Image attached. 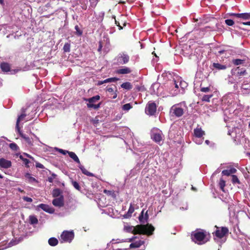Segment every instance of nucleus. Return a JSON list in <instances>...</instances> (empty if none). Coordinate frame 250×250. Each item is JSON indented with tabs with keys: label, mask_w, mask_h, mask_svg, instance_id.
<instances>
[{
	"label": "nucleus",
	"mask_w": 250,
	"mask_h": 250,
	"mask_svg": "<svg viewBox=\"0 0 250 250\" xmlns=\"http://www.w3.org/2000/svg\"><path fill=\"white\" fill-rule=\"evenodd\" d=\"M123 230L127 232H130L134 234H147L150 235L154 230V228L151 225H138L136 227L130 226L127 223L124 225Z\"/></svg>",
	"instance_id": "obj_1"
},
{
	"label": "nucleus",
	"mask_w": 250,
	"mask_h": 250,
	"mask_svg": "<svg viewBox=\"0 0 250 250\" xmlns=\"http://www.w3.org/2000/svg\"><path fill=\"white\" fill-rule=\"evenodd\" d=\"M209 234L203 230L195 231L191 235V238L193 242L198 245H202L209 240Z\"/></svg>",
	"instance_id": "obj_2"
},
{
	"label": "nucleus",
	"mask_w": 250,
	"mask_h": 250,
	"mask_svg": "<svg viewBox=\"0 0 250 250\" xmlns=\"http://www.w3.org/2000/svg\"><path fill=\"white\" fill-rule=\"evenodd\" d=\"M151 137L156 143L163 142V135L162 131L158 128H153L151 131Z\"/></svg>",
	"instance_id": "obj_3"
},
{
	"label": "nucleus",
	"mask_w": 250,
	"mask_h": 250,
	"mask_svg": "<svg viewBox=\"0 0 250 250\" xmlns=\"http://www.w3.org/2000/svg\"><path fill=\"white\" fill-rule=\"evenodd\" d=\"M182 104H177L173 105L170 108V113L176 117L182 116L184 112V108L182 107Z\"/></svg>",
	"instance_id": "obj_4"
},
{
	"label": "nucleus",
	"mask_w": 250,
	"mask_h": 250,
	"mask_svg": "<svg viewBox=\"0 0 250 250\" xmlns=\"http://www.w3.org/2000/svg\"><path fill=\"white\" fill-rule=\"evenodd\" d=\"M74 237L73 231H63L61 235L60 241L62 242H71Z\"/></svg>",
	"instance_id": "obj_5"
},
{
	"label": "nucleus",
	"mask_w": 250,
	"mask_h": 250,
	"mask_svg": "<svg viewBox=\"0 0 250 250\" xmlns=\"http://www.w3.org/2000/svg\"><path fill=\"white\" fill-rule=\"evenodd\" d=\"M100 96L96 95L92 98L85 99L86 101L88 102L87 105L89 108H93L94 109H98L100 107L99 104H94V103L100 100Z\"/></svg>",
	"instance_id": "obj_6"
},
{
	"label": "nucleus",
	"mask_w": 250,
	"mask_h": 250,
	"mask_svg": "<svg viewBox=\"0 0 250 250\" xmlns=\"http://www.w3.org/2000/svg\"><path fill=\"white\" fill-rule=\"evenodd\" d=\"M156 111V105L154 103L149 102L146 105L145 112L146 114L153 115Z\"/></svg>",
	"instance_id": "obj_7"
},
{
	"label": "nucleus",
	"mask_w": 250,
	"mask_h": 250,
	"mask_svg": "<svg viewBox=\"0 0 250 250\" xmlns=\"http://www.w3.org/2000/svg\"><path fill=\"white\" fill-rule=\"evenodd\" d=\"M229 230L226 227H222L221 229L217 228L215 232V236L218 238H221L228 233Z\"/></svg>",
	"instance_id": "obj_8"
},
{
	"label": "nucleus",
	"mask_w": 250,
	"mask_h": 250,
	"mask_svg": "<svg viewBox=\"0 0 250 250\" xmlns=\"http://www.w3.org/2000/svg\"><path fill=\"white\" fill-rule=\"evenodd\" d=\"M53 205L57 207L61 208L64 205V200L62 196L55 198L52 201Z\"/></svg>",
	"instance_id": "obj_9"
},
{
	"label": "nucleus",
	"mask_w": 250,
	"mask_h": 250,
	"mask_svg": "<svg viewBox=\"0 0 250 250\" xmlns=\"http://www.w3.org/2000/svg\"><path fill=\"white\" fill-rule=\"evenodd\" d=\"M12 163L9 160L0 157V167L8 168L11 167Z\"/></svg>",
	"instance_id": "obj_10"
},
{
	"label": "nucleus",
	"mask_w": 250,
	"mask_h": 250,
	"mask_svg": "<svg viewBox=\"0 0 250 250\" xmlns=\"http://www.w3.org/2000/svg\"><path fill=\"white\" fill-rule=\"evenodd\" d=\"M129 56L125 53L120 54L118 56V62L121 64H125L129 61Z\"/></svg>",
	"instance_id": "obj_11"
},
{
	"label": "nucleus",
	"mask_w": 250,
	"mask_h": 250,
	"mask_svg": "<svg viewBox=\"0 0 250 250\" xmlns=\"http://www.w3.org/2000/svg\"><path fill=\"white\" fill-rule=\"evenodd\" d=\"M38 207L42 208L44 211L49 213H53L54 212V209L49 207L48 205L43 204H41Z\"/></svg>",
	"instance_id": "obj_12"
},
{
	"label": "nucleus",
	"mask_w": 250,
	"mask_h": 250,
	"mask_svg": "<svg viewBox=\"0 0 250 250\" xmlns=\"http://www.w3.org/2000/svg\"><path fill=\"white\" fill-rule=\"evenodd\" d=\"M144 209L142 210L141 212V214L140 215L139 217V220L140 222L142 223H145L147 222V219L148 218V215L147 214V211H146L145 215H144Z\"/></svg>",
	"instance_id": "obj_13"
},
{
	"label": "nucleus",
	"mask_w": 250,
	"mask_h": 250,
	"mask_svg": "<svg viewBox=\"0 0 250 250\" xmlns=\"http://www.w3.org/2000/svg\"><path fill=\"white\" fill-rule=\"evenodd\" d=\"M194 133L196 138H201L205 134L204 131L201 128H195Z\"/></svg>",
	"instance_id": "obj_14"
},
{
	"label": "nucleus",
	"mask_w": 250,
	"mask_h": 250,
	"mask_svg": "<svg viewBox=\"0 0 250 250\" xmlns=\"http://www.w3.org/2000/svg\"><path fill=\"white\" fill-rule=\"evenodd\" d=\"M131 72V69L127 67H124L117 70V73L121 74H129Z\"/></svg>",
	"instance_id": "obj_15"
},
{
	"label": "nucleus",
	"mask_w": 250,
	"mask_h": 250,
	"mask_svg": "<svg viewBox=\"0 0 250 250\" xmlns=\"http://www.w3.org/2000/svg\"><path fill=\"white\" fill-rule=\"evenodd\" d=\"M25 116H26V115L25 114H22L20 116H19V117L17 119L16 128L18 132H20L19 123L21 121H24Z\"/></svg>",
	"instance_id": "obj_16"
},
{
	"label": "nucleus",
	"mask_w": 250,
	"mask_h": 250,
	"mask_svg": "<svg viewBox=\"0 0 250 250\" xmlns=\"http://www.w3.org/2000/svg\"><path fill=\"white\" fill-rule=\"evenodd\" d=\"M236 17L245 20H250V13H240L239 14L236 15Z\"/></svg>",
	"instance_id": "obj_17"
},
{
	"label": "nucleus",
	"mask_w": 250,
	"mask_h": 250,
	"mask_svg": "<svg viewBox=\"0 0 250 250\" xmlns=\"http://www.w3.org/2000/svg\"><path fill=\"white\" fill-rule=\"evenodd\" d=\"M246 61V58L244 57L242 59H233L232 61V63L235 65H238L239 64H243Z\"/></svg>",
	"instance_id": "obj_18"
},
{
	"label": "nucleus",
	"mask_w": 250,
	"mask_h": 250,
	"mask_svg": "<svg viewBox=\"0 0 250 250\" xmlns=\"http://www.w3.org/2000/svg\"><path fill=\"white\" fill-rule=\"evenodd\" d=\"M236 169L235 168H231L229 170H224L222 171V173L224 175L229 176L231 174L235 173L236 172Z\"/></svg>",
	"instance_id": "obj_19"
},
{
	"label": "nucleus",
	"mask_w": 250,
	"mask_h": 250,
	"mask_svg": "<svg viewBox=\"0 0 250 250\" xmlns=\"http://www.w3.org/2000/svg\"><path fill=\"white\" fill-rule=\"evenodd\" d=\"M144 244V241L139 240V241L132 243L130 245V248H139L141 246Z\"/></svg>",
	"instance_id": "obj_20"
},
{
	"label": "nucleus",
	"mask_w": 250,
	"mask_h": 250,
	"mask_svg": "<svg viewBox=\"0 0 250 250\" xmlns=\"http://www.w3.org/2000/svg\"><path fill=\"white\" fill-rule=\"evenodd\" d=\"M0 68L3 71L5 72L9 71L10 69L9 64L6 62L1 63Z\"/></svg>",
	"instance_id": "obj_21"
},
{
	"label": "nucleus",
	"mask_w": 250,
	"mask_h": 250,
	"mask_svg": "<svg viewBox=\"0 0 250 250\" xmlns=\"http://www.w3.org/2000/svg\"><path fill=\"white\" fill-rule=\"evenodd\" d=\"M79 167L81 169L82 172L84 174L89 176H93V173L88 171L81 164L79 165Z\"/></svg>",
	"instance_id": "obj_22"
},
{
	"label": "nucleus",
	"mask_w": 250,
	"mask_h": 250,
	"mask_svg": "<svg viewBox=\"0 0 250 250\" xmlns=\"http://www.w3.org/2000/svg\"><path fill=\"white\" fill-rule=\"evenodd\" d=\"M25 177L26 179L29 183H33L34 182H38L36 179L33 177L31 176V175L29 173H26V174L25 175Z\"/></svg>",
	"instance_id": "obj_23"
},
{
	"label": "nucleus",
	"mask_w": 250,
	"mask_h": 250,
	"mask_svg": "<svg viewBox=\"0 0 250 250\" xmlns=\"http://www.w3.org/2000/svg\"><path fill=\"white\" fill-rule=\"evenodd\" d=\"M69 156L75 162L77 163L79 165L80 164V161L78 156L73 152H69Z\"/></svg>",
	"instance_id": "obj_24"
},
{
	"label": "nucleus",
	"mask_w": 250,
	"mask_h": 250,
	"mask_svg": "<svg viewBox=\"0 0 250 250\" xmlns=\"http://www.w3.org/2000/svg\"><path fill=\"white\" fill-rule=\"evenodd\" d=\"M134 211V208L132 204H130L128 210L126 214L124 215V217L128 218L130 217L132 213Z\"/></svg>",
	"instance_id": "obj_25"
},
{
	"label": "nucleus",
	"mask_w": 250,
	"mask_h": 250,
	"mask_svg": "<svg viewBox=\"0 0 250 250\" xmlns=\"http://www.w3.org/2000/svg\"><path fill=\"white\" fill-rule=\"evenodd\" d=\"M213 66L214 68L218 70H224L227 68L226 65L221 64L219 63H213Z\"/></svg>",
	"instance_id": "obj_26"
},
{
	"label": "nucleus",
	"mask_w": 250,
	"mask_h": 250,
	"mask_svg": "<svg viewBox=\"0 0 250 250\" xmlns=\"http://www.w3.org/2000/svg\"><path fill=\"white\" fill-rule=\"evenodd\" d=\"M121 87H122L124 89L129 90L131 89L132 88V85L129 82H125L124 83L121 84Z\"/></svg>",
	"instance_id": "obj_27"
},
{
	"label": "nucleus",
	"mask_w": 250,
	"mask_h": 250,
	"mask_svg": "<svg viewBox=\"0 0 250 250\" xmlns=\"http://www.w3.org/2000/svg\"><path fill=\"white\" fill-rule=\"evenodd\" d=\"M48 243L51 246H55L58 244V240L56 238L52 237L48 240Z\"/></svg>",
	"instance_id": "obj_28"
},
{
	"label": "nucleus",
	"mask_w": 250,
	"mask_h": 250,
	"mask_svg": "<svg viewBox=\"0 0 250 250\" xmlns=\"http://www.w3.org/2000/svg\"><path fill=\"white\" fill-rule=\"evenodd\" d=\"M172 84L174 86V88H175L174 92L173 93H172L173 95H176L178 94L179 90L178 88L180 86L179 83L178 82H176L175 81L172 82Z\"/></svg>",
	"instance_id": "obj_29"
},
{
	"label": "nucleus",
	"mask_w": 250,
	"mask_h": 250,
	"mask_svg": "<svg viewBox=\"0 0 250 250\" xmlns=\"http://www.w3.org/2000/svg\"><path fill=\"white\" fill-rule=\"evenodd\" d=\"M238 68H239V67H237V69H236L235 70L232 69L231 71L232 75H234L235 77H237L238 76L245 75L246 73V70H244L243 71H241L240 72H237V73L235 74L234 71H236L237 69Z\"/></svg>",
	"instance_id": "obj_30"
},
{
	"label": "nucleus",
	"mask_w": 250,
	"mask_h": 250,
	"mask_svg": "<svg viewBox=\"0 0 250 250\" xmlns=\"http://www.w3.org/2000/svg\"><path fill=\"white\" fill-rule=\"evenodd\" d=\"M212 94L204 95L202 98V100L203 101L208 102L210 101V99L212 97Z\"/></svg>",
	"instance_id": "obj_31"
},
{
	"label": "nucleus",
	"mask_w": 250,
	"mask_h": 250,
	"mask_svg": "<svg viewBox=\"0 0 250 250\" xmlns=\"http://www.w3.org/2000/svg\"><path fill=\"white\" fill-rule=\"evenodd\" d=\"M29 221L31 224H36L38 222L37 218L34 216H30Z\"/></svg>",
	"instance_id": "obj_32"
},
{
	"label": "nucleus",
	"mask_w": 250,
	"mask_h": 250,
	"mask_svg": "<svg viewBox=\"0 0 250 250\" xmlns=\"http://www.w3.org/2000/svg\"><path fill=\"white\" fill-rule=\"evenodd\" d=\"M18 243H19V241H16L15 240L11 241L10 243H9V244L7 247H2V248H0V250H4V249H6L7 248L12 247L14 245H15L18 244Z\"/></svg>",
	"instance_id": "obj_33"
},
{
	"label": "nucleus",
	"mask_w": 250,
	"mask_h": 250,
	"mask_svg": "<svg viewBox=\"0 0 250 250\" xmlns=\"http://www.w3.org/2000/svg\"><path fill=\"white\" fill-rule=\"evenodd\" d=\"M10 148L14 151H18L19 150V148L18 146L15 143H11L9 144Z\"/></svg>",
	"instance_id": "obj_34"
},
{
	"label": "nucleus",
	"mask_w": 250,
	"mask_h": 250,
	"mask_svg": "<svg viewBox=\"0 0 250 250\" xmlns=\"http://www.w3.org/2000/svg\"><path fill=\"white\" fill-rule=\"evenodd\" d=\"M71 183L72 185L73 186V187L77 190H81V187L80 186L78 183L76 181H73L72 179H71Z\"/></svg>",
	"instance_id": "obj_35"
},
{
	"label": "nucleus",
	"mask_w": 250,
	"mask_h": 250,
	"mask_svg": "<svg viewBox=\"0 0 250 250\" xmlns=\"http://www.w3.org/2000/svg\"><path fill=\"white\" fill-rule=\"evenodd\" d=\"M60 189L58 188L54 189L52 192L53 196L57 198L59 197L60 196Z\"/></svg>",
	"instance_id": "obj_36"
},
{
	"label": "nucleus",
	"mask_w": 250,
	"mask_h": 250,
	"mask_svg": "<svg viewBox=\"0 0 250 250\" xmlns=\"http://www.w3.org/2000/svg\"><path fill=\"white\" fill-rule=\"evenodd\" d=\"M132 107L130 104H126L124 105H123L122 108L125 111H128L130 109H131Z\"/></svg>",
	"instance_id": "obj_37"
},
{
	"label": "nucleus",
	"mask_w": 250,
	"mask_h": 250,
	"mask_svg": "<svg viewBox=\"0 0 250 250\" xmlns=\"http://www.w3.org/2000/svg\"><path fill=\"white\" fill-rule=\"evenodd\" d=\"M219 185L221 190L224 191V188L226 186L225 181L223 179H220Z\"/></svg>",
	"instance_id": "obj_38"
},
{
	"label": "nucleus",
	"mask_w": 250,
	"mask_h": 250,
	"mask_svg": "<svg viewBox=\"0 0 250 250\" xmlns=\"http://www.w3.org/2000/svg\"><path fill=\"white\" fill-rule=\"evenodd\" d=\"M201 92H205V93H208L211 91L210 87H201L200 89Z\"/></svg>",
	"instance_id": "obj_39"
},
{
	"label": "nucleus",
	"mask_w": 250,
	"mask_h": 250,
	"mask_svg": "<svg viewBox=\"0 0 250 250\" xmlns=\"http://www.w3.org/2000/svg\"><path fill=\"white\" fill-rule=\"evenodd\" d=\"M70 45L69 43H65L63 47L64 52H68L70 51Z\"/></svg>",
	"instance_id": "obj_40"
},
{
	"label": "nucleus",
	"mask_w": 250,
	"mask_h": 250,
	"mask_svg": "<svg viewBox=\"0 0 250 250\" xmlns=\"http://www.w3.org/2000/svg\"><path fill=\"white\" fill-rule=\"evenodd\" d=\"M232 182L233 183H240L239 180L238 179L237 177L235 175H232Z\"/></svg>",
	"instance_id": "obj_41"
},
{
	"label": "nucleus",
	"mask_w": 250,
	"mask_h": 250,
	"mask_svg": "<svg viewBox=\"0 0 250 250\" xmlns=\"http://www.w3.org/2000/svg\"><path fill=\"white\" fill-rule=\"evenodd\" d=\"M56 149L58 152H59L60 153H61L63 155H65L67 153H68L69 154V152H70V151H68L65 150H63V149H60V148H56Z\"/></svg>",
	"instance_id": "obj_42"
},
{
	"label": "nucleus",
	"mask_w": 250,
	"mask_h": 250,
	"mask_svg": "<svg viewBox=\"0 0 250 250\" xmlns=\"http://www.w3.org/2000/svg\"><path fill=\"white\" fill-rule=\"evenodd\" d=\"M225 23L229 26H232L234 24V21L230 19L225 20Z\"/></svg>",
	"instance_id": "obj_43"
},
{
	"label": "nucleus",
	"mask_w": 250,
	"mask_h": 250,
	"mask_svg": "<svg viewBox=\"0 0 250 250\" xmlns=\"http://www.w3.org/2000/svg\"><path fill=\"white\" fill-rule=\"evenodd\" d=\"M194 142L197 144H202L203 141L202 140L200 139V138H195L194 139Z\"/></svg>",
	"instance_id": "obj_44"
},
{
	"label": "nucleus",
	"mask_w": 250,
	"mask_h": 250,
	"mask_svg": "<svg viewBox=\"0 0 250 250\" xmlns=\"http://www.w3.org/2000/svg\"><path fill=\"white\" fill-rule=\"evenodd\" d=\"M19 134H20L21 136L24 138L26 141L29 140V138L28 137H26L25 135L23 134L21 131V129H20V132H18Z\"/></svg>",
	"instance_id": "obj_45"
},
{
	"label": "nucleus",
	"mask_w": 250,
	"mask_h": 250,
	"mask_svg": "<svg viewBox=\"0 0 250 250\" xmlns=\"http://www.w3.org/2000/svg\"><path fill=\"white\" fill-rule=\"evenodd\" d=\"M180 87L183 89L185 87L187 86V83L185 82H181L179 83Z\"/></svg>",
	"instance_id": "obj_46"
},
{
	"label": "nucleus",
	"mask_w": 250,
	"mask_h": 250,
	"mask_svg": "<svg viewBox=\"0 0 250 250\" xmlns=\"http://www.w3.org/2000/svg\"><path fill=\"white\" fill-rule=\"evenodd\" d=\"M234 78L232 76H230L229 77V80H228V82H229V83H234Z\"/></svg>",
	"instance_id": "obj_47"
},
{
	"label": "nucleus",
	"mask_w": 250,
	"mask_h": 250,
	"mask_svg": "<svg viewBox=\"0 0 250 250\" xmlns=\"http://www.w3.org/2000/svg\"><path fill=\"white\" fill-rule=\"evenodd\" d=\"M23 199L24 201H25L26 202H32V198H31L30 197H28L24 196V197H23Z\"/></svg>",
	"instance_id": "obj_48"
},
{
	"label": "nucleus",
	"mask_w": 250,
	"mask_h": 250,
	"mask_svg": "<svg viewBox=\"0 0 250 250\" xmlns=\"http://www.w3.org/2000/svg\"><path fill=\"white\" fill-rule=\"evenodd\" d=\"M55 176L56 175L55 174H52L51 177H48V181L50 183H52L54 179L55 178Z\"/></svg>",
	"instance_id": "obj_49"
},
{
	"label": "nucleus",
	"mask_w": 250,
	"mask_h": 250,
	"mask_svg": "<svg viewBox=\"0 0 250 250\" xmlns=\"http://www.w3.org/2000/svg\"><path fill=\"white\" fill-rule=\"evenodd\" d=\"M108 80H109V82L111 83V82H116V81H118L119 80V79L114 77V78H108Z\"/></svg>",
	"instance_id": "obj_50"
},
{
	"label": "nucleus",
	"mask_w": 250,
	"mask_h": 250,
	"mask_svg": "<svg viewBox=\"0 0 250 250\" xmlns=\"http://www.w3.org/2000/svg\"><path fill=\"white\" fill-rule=\"evenodd\" d=\"M75 28L78 34L79 35H81L82 34V32L80 30L78 26V25L75 26Z\"/></svg>",
	"instance_id": "obj_51"
},
{
	"label": "nucleus",
	"mask_w": 250,
	"mask_h": 250,
	"mask_svg": "<svg viewBox=\"0 0 250 250\" xmlns=\"http://www.w3.org/2000/svg\"><path fill=\"white\" fill-rule=\"evenodd\" d=\"M97 3H98V0H92L91 4L92 6H95L96 5V4H97Z\"/></svg>",
	"instance_id": "obj_52"
},
{
	"label": "nucleus",
	"mask_w": 250,
	"mask_h": 250,
	"mask_svg": "<svg viewBox=\"0 0 250 250\" xmlns=\"http://www.w3.org/2000/svg\"><path fill=\"white\" fill-rule=\"evenodd\" d=\"M36 166L37 167H39V168H44L42 164L39 163H37L36 164Z\"/></svg>",
	"instance_id": "obj_53"
},
{
	"label": "nucleus",
	"mask_w": 250,
	"mask_h": 250,
	"mask_svg": "<svg viewBox=\"0 0 250 250\" xmlns=\"http://www.w3.org/2000/svg\"><path fill=\"white\" fill-rule=\"evenodd\" d=\"M249 87H250V85H249L248 84H243L242 86V88H243L244 89H248Z\"/></svg>",
	"instance_id": "obj_54"
},
{
	"label": "nucleus",
	"mask_w": 250,
	"mask_h": 250,
	"mask_svg": "<svg viewBox=\"0 0 250 250\" xmlns=\"http://www.w3.org/2000/svg\"><path fill=\"white\" fill-rule=\"evenodd\" d=\"M23 161L26 165H27L29 163V161L27 159H23Z\"/></svg>",
	"instance_id": "obj_55"
},
{
	"label": "nucleus",
	"mask_w": 250,
	"mask_h": 250,
	"mask_svg": "<svg viewBox=\"0 0 250 250\" xmlns=\"http://www.w3.org/2000/svg\"><path fill=\"white\" fill-rule=\"evenodd\" d=\"M102 45L101 42H99V48H98V51H100L101 50V49H102Z\"/></svg>",
	"instance_id": "obj_56"
},
{
	"label": "nucleus",
	"mask_w": 250,
	"mask_h": 250,
	"mask_svg": "<svg viewBox=\"0 0 250 250\" xmlns=\"http://www.w3.org/2000/svg\"><path fill=\"white\" fill-rule=\"evenodd\" d=\"M107 91L109 92H113L114 91V90L112 88L109 87L107 89Z\"/></svg>",
	"instance_id": "obj_57"
},
{
	"label": "nucleus",
	"mask_w": 250,
	"mask_h": 250,
	"mask_svg": "<svg viewBox=\"0 0 250 250\" xmlns=\"http://www.w3.org/2000/svg\"><path fill=\"white\" fill-rule=\"evenodd\" d=\"M104 84V82H103V81H98V83H97V84L98 85H101V84Z\"/></svg>",
	"instance_id": "obj_58"
},
{
	"label": "nucleus",
	"mask_w": 250,
	"mask_h": 250,
	"mask_svg": "<svg viewBox=\"0 0 250 250\" xmlns=\"http://www.w3.org/2000/svg\"><path fill=\"white\" fill-rule=\"evenodd\" d=\"M244 25H250V21L245 22L242 23Z\"/></svg>",
	"instance_id": "obj_59"
},
{
	"label": "nucleus",
	"mask_w": 250,
	"mask_h": 250,
	"mask_svg": "<svg viewBox=\"0 0 250 250\" xmlns=\"http://www.w3.org/2000/svg\"><path fill=\"white\" fill-rule=\"evenodd\" d=\"M135 238H136L135 237H133L129 239V241H128L129 242H132V241H133L134 240V239Z\"/></svg>",
	"instance_id": "obj_60"
},
{
	"label": "nucleus",
	"mask_w": 250,
	"mask_h": 250,
	"mask_svg": "<svg viewBox=\"0 0 250 250\" xmlns=\"http://www.w3.org/2000/svg\"><path fill=\"white\" fill-rule=\"evenodd\" d=\"M103 82H104V83H109V82L108 78V79H106V80H104V81H103Z\"/></svg>",
	"instance_id": "obj_61"
},
{
	"label": "nucleus",
	"mask_w": 250,
	"mask_h": 250,
	"mask_svg": "<svg viewBox=\"0 0 250 250\" xmlns=\"http://www.w3.org/2000/svg\"><path fill=\"white\" fill-rule=\"evenodd\" d=\"M117 97V94L115 92L114 93V95L113 96V99H115Z\"/></svg>",
	"instance_id": "obj_62"
},
{
	"label": "nucleus",
	"mask_w": 250,
	"mask_h": 250,
	"mask_svg": "<svg viewBox=\"0 0 250 250\" xmlns=\"http://www.w3.org/2000/svg\"><path fill=\"white\" fill-rule=\"evenodd\" d=\"M239 14L238 13H232L231 15L234 16L236 17V15Z\"/></svg>",
	"instance_id": "obj_63"
},
{
	"label": "nucleus",
	"mask_w": 250,
	"mask_h": 250,
	"mask_svg": "<svg viewBox=\"0 0 250 250\" xmlns=\"http://www.w3.org/2000/svg\"><path fill=\"white\" fill-rule=\"evenodd\" d=\"M205 143L206 144L208 145L209 144V141L208 140H206Z\"/></svg>",
	"instance_id": "obj_64"
}]
</instances>
